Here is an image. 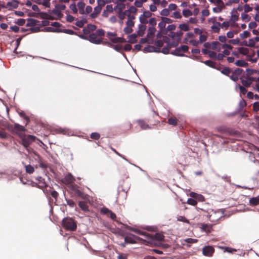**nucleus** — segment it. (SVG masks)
I'll return each instance as SVG.
<instances>
[{
  "label": "nucleus",
  "mask_w": 259,
  "mask_h": 259,
  "mask_svg": "<svg viewBox=\"0 0 259 259\" xmlns=\"http://www.w3.org/2000/svg\"><path fill=\"white\" fill-rule=\"evenodd\" d=\"M140 43L143 44H146V43L152 44L153 42L152 40H150V39H149L148 38V37H147V38H141L140 40Z\"/></svg>",
  "instance_id": "49530a36"
},
{
  "label": "nucleus",
  "mask_w": 259,
  "mask_h": 259,
  "mask_svg": "<svg viewBox=\"0 0 259 259\" xmlns=\"http://www.w3.org/2000/svg\"><path fill=\"white\" fill-rule=\"evenodd\" d=\"M250 203L253 205H256L259 203V198L257 197H253L250 199Z\"/></svg>",
  "instance_id": "e433bc0d"
},
{
  "label": "nucleus",
  "mask_w": 259,
  "mask_h": 259,
  "mask_svg": "<svg viewBox=\"0 0 259 259\" xmlns=\"http://www.w3.org/2000/svg\"><path fill=\"white\" fill-rule=\"evenodd\" d=\"M211 3L214 4L217 6L224 5V2L222 0H209Z\"/></svg>",
  "instance_id": "c03bdc74"
},
{
  "label": "nucleus",
  "mask_w": 259,
  "mask_h": 259,
  "mask_svg": "<svg viewBox=\"0 0 259 259\" xmlns=\"http://www.w3.org/2000/svg\"><path fill=\"white\" fill-rule=\"evenodd\" d=\"M253 79L251 78H248L246 79H241V82L244 87H249L253 81Z\"/></svg>",
  "instance_id": "412c9836"
},
{
  "label": "nucleus",
  "mask_w": 259,
  "mask_h": 259,
  "mask_svg": "<svg viewBox=\"0 0 259 259\" xmlns=\"http://www.w3.org/2000/svg\"><path fill=\"white\" fill-rule=\"evenodd\" d=\"M87 21L84 19L79 20L76 22V25L79 27H82L84 25L85 23H86Z\"/></svg>",
  "instance_id": "ea45409f"
},
{
  "label": "nucleus",
  "mask_w": 259,
  "mask_h": 259,
  "mask_svg": "<svg viewBox=\"0 0 259 259\" xmlns=\"http://www.w3.org/2000/svg\"><path fill=\"white\" fill-rule=\"evenodd\" d=\"M185 241L188 243H195L197 242L198 240L193 238H187L185 240Z\"/></svg>",
  "instance_id": "13d9d810"
},
{
  "label": "nucleus",
  "mask_w": 259,
  "mask_h": 259,
  "mask_svg": "<svg viewBox=\"0 0 259 259\" xmlns=\"http://www.w3.org/2000/svg\"><path fill=\"white\" fill-rule=\"evenodd\" d=\"M221 72L225 75H228L231 72V70L229 68L226 67L222 70Z\"/></svg>",
  "instance_id": "603ef678"
},
{
  "label": "nucleus",
  "mask_w": 259,
  "mask_h": 259,
  "mask_svg": "<svg viewBox=\"0 0 259 259\" xmlns=\"http://www.w3.org/2000/svg\"><path fill=\"white\" fill-rule=\"evenodd\" d=\"M255 40L253 38H251L248 40V44H246V46L252 47L255 46Z\"/></svg>",
  "instance_id": "0e129e2a"
},
{
  "label": "nucleus",
  "mask_w": 259,
  "mask_h": 259,
  "mask_svg": "<svg viewBox=\"0 0 259 259\" xmlns=\"http://www.w3.org/2000/svg\"><path fill=\"white\" fill-rule=\"evenodd\" d=\"M25 167L26 172L28 174H31L34 171V167L30 164L25 165Z\"/></svg>",
  "instance_id": "72a5a7b5"
},
{
  "label": "nucleus",
  "mask_w": 259,
  "mask_h": 259,
  "mask_svg": "<svg viewBox=\"0 0 259 259\" xmlns=\"http://www.w3.org/2000/svg\"><path fill=\"white\" fill-rule=\"evenodd\" d=\"M97 28V26L93 24H89L82 29L83 34L82 35H89L92 33Z\"/></svg>",
  "instance_id": "0eeeda50"
},
{
  "label": "nucleus",
  "mask_w": 259,
  "mask_h": 259,
  "mask_svg": "<svg viewBox=\"0 0 259 259\" xmlns=\"http://www.w3.org/2000/svg\"><path fill=\"white\" fill-rule=\"evenodd\" d=\"M221 27V23L220 22H213V25L211 26V29L216 33L220 31Z\"/></svg>",
  "instance_id": "4be33fe9"
},
{
  "label": "nucleus",
  "mask_w": 259,
  "mask_h": 259,
  "mask_svg": "<svg viewBox=\"0 0 259 259\" xmlns=\"http://www.w3.org/2000/svg\"><path fill=\"white\" fill-rule=\"evenodd\" d=\"M127 11H128V14H131V13L135 14V13H137V9L134 6H131L129 10H128Z\"/></svg>",
  "instance_id": "e2e57ef3"
},
{
  "label": "nucleus",
  "mask_w": 259,
  "mask_h": 259,
  "mask_svg": "<svg viewBox=\"0 0 259 259\" xmlns=\"http://www.w3.org/2000/svg\"><path fill=\"white\" fill-rule=\"evenodd\" d=\"M63 227L67 230L73 231L76 229L77 225L73 220L71 218H65L62 221Z\"/></svg>",
  "instance_id": "f03ea898"
},
{
  "label": "nucleus",
  "mask_w": 259,
  "mask_h": 259,
  "mask_svg": "<svg viewBox=\"0 0 259 259\" xmlns=\"http://www.w3.org/2000/svg\"><path fill=\"white\" fill-rule=\"evenodd\" d=\"M202 229L205 231V232H210L211 227L210 226L207 225V224H203L202 225Z\"/></svg>",
  "instance_id": "bf43d9fd"
},
{
  "label": "nucleus",
  "mask_w": 259,
  "mask_h": 259,
  "mask_svg": "<svg viewBox=\"0 0 259 259\" xmlns=\"http://www.w3.org/2000/svg\"><path fill=\"white\" fill-rule=\"evenodd\" d=\"M205 64L206 65L211 67H215V64L214 62L210 60H207L204 62Z\"/></svg>",
  "instance_id": "3c124183"
},
{
  "label": "nucleus",
  "mask_w": 259,
  "mask_h": 259,
  "mask_svg": "<svg viewBox=\"0 0 259 259\" xmlns=\"http://www.w3.org/2000/svg\"><path fill=\"white\" fill-rule=\"evenodd\" d=\"M192 14V12L189 9H184L183 10V15L185 17L191 16Z\"/></svg>",
  "instance_id": "f704fd0d"
},
{
  "label": "nucleus",
  "mask_w": 259,
  "mask_h": 259,
  "mask_svg": "<svg viewBox=\"0 0 259 259\" xmlns=\"http://www.w3.org/2000/svg\"><path fill=\"white\" fill-rule=\"evenodd\" d=\"M189 47L186 45H182L179 48H176L174 51L171 52V54L174 55L183 56L184 53L188 51Z\"/></svg>",
  "instance_id": "20e7f679"
},
{
  "label": "nucleus",
  "mask_w": 259,
  "mask_h": 259,
  "mask_svg": "<svg viewBox=\"0 0 259 259\" xmlns=\"http://www.w3.org/2000/svg\"><path fill=\"white\" fill-rule=\"evenodd\" d=\"M239 13L236 11L235 9H233L231 11V16L230 19V21L235 22L238 20Z\"/></svg>",
  "instance_id": "4468645a"
},
{
  "label": "nucleus",
  "mask_w": 259,
  "mask_h": 259,
  "mask_svg": "<svg viewBox=\"0 0 259 259\" xmlns=\"http://www.w3.org/2000/svg\"><path fill=\"white\" fill-rule=\"evenodd\" d=\"M128 11H124L123 12H117L118 14V17L119 18L121 21H123V20L125 18V16L127 17Z\"/></svg>",
  "instance_id": "cd10ccee"
},
{
  "label": "nucleus",
  "mask_w": 259,
  "mask_h": 259,
  "mask_svg": "<svg viewBox=\"0 0 259 259\" xmlns=\"http://www.w3.org/2000/svg\"><path fill=\"white\" fill-rule=\"evenodd\" d=\"M19 137L22 140V144L25 146L27 147L31 142H32L35 139L34 136L31 135H25L23 134H20Z\"/></svg>",
  "instance_id": "7ed1b4c3"
},
{
  "label": "nucleus",
  "mask_w": 259,
  "mask_h": 259,
  "mask_svg": "<svg viewBox=\"0 0 259 259\" xmlns=\"http://www.w3.org/2000/svg\"><path fill=\"white\" fill-rule=\"evenodd\" d=\"M243 72V70L240 68L235 69L231 74L230 77V78L236 81L238 80L239 76Z\"/></svg>",
  "instance_id": "6e6552de"
},
{
  "label": "nucleus",
  "mask_w": 259,
  "mask_h": 259,
  "mask_svg": "<svg viewBox=\"0 0 259 259\" xmlns=\"http://www.w3.org/2000/svg\"><path fill=\"white\" fill-rule=\"evenodd\" d=\"M39 17L41 19H52V15L48 12V13L45 12H39L38 13Z\"/></svg>",
  "instance_id": "b1692460"
},
{
  "label": "nucleus",
  "mask_w": 259,
  "mask_h": 259,
  "mask_svg": "<svg viewBox=\"0 0 259 259\" xmlns=\"http://www.w3.org/2000/svg\"><path fill=\"white\" fill-rule=\"evenodd\" d=\"M165 26L166 24L162 20L158 24V26L160 28L161 32L166 34H167V30L165 29Z\"/></svg>",
  "instance_id": "6ab92c4d"
},
{
  "label": "nucleus",
  "mask_w": 259,
  "mask_h": 259,
  "mask_svg": "<svg viewBox=\"0 0 259 259\" xmlns=\"http://www.w3.org/2000/svg\"><path fill=\"white\" fill-rule=\"evenodd\" d=\"M244 12L245 13L249 12L252 10V8L250 7L248 5L245 4L244 6Z\"/></svg>",
  "instance_id": "680f3d73"
},
{
  "label": "nucleus",
  "mask_w": 259,
  "mask_h": 259,
  "mask_svg": "<svg viewBox=\"0 0 259 259\" xmlns=\"http://www.w3.org/2000/svg\"><path fill=\"white\" fill-rule=\"evenodd\" d=\"M241 19L242 20L247 22L250 20L251 17L245 13L241 14Z\"/></svg>",
  "instance_id": "c9c22d12"
},
{
  "label": "nucleus",
  "mask_w": 259,
  "mask_h": 259,
  "mask_svg": "<svg viewBox=\"0 0 259 259\" xmlns=\"http://www.w3.org/2000/svg\"><path fill=\"white\" fill-rule=\"evenodd\" d=\"M169 36L170 37H171L174 40H181L180 34H179L178 33L171 32L169 34Z\"/></svg>",
  "instance_id": "bb28decb"
},
{
  "label": "nucleus",
  "mask_w": 259,
  "mask_h": 259,
  "mask_svg": "<svg viewBox=\"0 0 259 259\" xmlns=\"http://www.w3.org/2000/svg\"><path fill=\"white\" fill-rule=\"evenodd\" d=\"M240 37L242 38H246L250 35V33L247 31H244L243 33L240 34Z\"/></svg>",
  "instance_id": "8fccbe9b"
},
{
  "label": "nucleus",
  "mask_w": 259,
  "mask_h": 259,
  "mask_svg": "<svg viewBox=\"0 0 259 259\" xmlns=\"http://www.w3.org/2000/svg\"><path fill=\"white\" fill-rule=\"evenodd\" d=\"M134 25L135 23L133 21L127 20V21L126 22V26L128 27H131L132 28Z\"/></svg>",
  "instance_id": "338daca9"
},
{
  "label": "nucleus",
  "mask_w": 259,
  "mask_h": 259,
  "mask_svg": "<svg viewBox=\"0 0 259 259\" xmlns=\"http://www.w3.org/2000/svg\"><path fill=\"white\" fill-rule=\"evenodd\" d=\"M102 7V6L98 5L97 6L94 8V12L91 14L90 17L93 19L97 18L98 16V15L101 12Z\"/></svg>",
  "instance_id": "f8f14e48"
},
{
  "label": "nucleus",
  "mask_w": 259,
  "mask_h": 259,
  "mask_svg": "<svg viewBox=\"0 0 259 259\" xmlns=\"http://www.w3.org/2000/svg\"><path fill=\"white\" fill-rule=\"evenodd\" d=\"M152 14L149 11H145L143 13V15L141 16L140 17V21L142 23H147V20L145 19H143L142 17H144L145 18H149L151 16Z\"/></svg>",
  "instance_id": "a211bd4d"
},
{
  "label": "nucleus",
  "mask_w": 259,
  "mask_h": 259,
  "mask_svg": "<svg viewBox=\"0 0 259 259\" xmlns=\"http://www.w3.org/2000/svg\"><path fill=\"white\" fill-rule=\"evenodd\" d=\"M138 123L141 128L146 130L149 127L148 125L146 124L143 121L140 120L138 121Z\"/></svg>",
  "instance_id": "a19ab883"
},
{
  "label": "nucleus",
  "mask_w": 259,
  "mask_h": 259,
  "mask_svg": "<svg viewBox=\"0 0 259 259\" xmlns=\"http://www.w3.org/2000/svg\"><path fill=\"white\" fill-rule=\"evenodd\" d=\"M70 9L74 13H76L77 12V9L76 8V6L75 3H73L70 6Z\"/></svg>",
  "instance_id": "052dcab7"
},
{
  "label": "nucleus",
  "mask_w": 259,
  "mask_h": 259,
  "mask_svg": "<svg viewBox=\"0 0 259 259\" xmlns=\"http://www.w3.org/2000/svg\"><path fill=\"white\" fill-rule=\"evenodd\" d=\"M113 10L114 9L113 8L112 6L111 5H108L106 6V9L105 10L109 13H111L113 12Z\"/></svg>",
  "instance_id": "69168bd1"
},
{
  "label": "nucleus",
  "mask_w": 259,
  "mask_h": 259,
  "mask_svg": "<svg viewBox=\"0 0 259 259\" xmlns=\"http://www.w3.org/2000/svg\"><path fill=\"white\" fill-rule=\"evenodd\" d=\"M179 28L184 31H187L189 30V27L185 24H181L179 25Z\"/></svg>",
  "instance_id": "5fc2aeb1"
},
{
  "label": "nucleus",
  "mask_w": 259,
  "mask_h": 259,
  "mask_svg": "<svg viewBox=\"0 0 259 259\" xmlns=\"http://www.w3.org/2000/svg\"><path fill=\"white\" fill-rule=\"evenodd\" d=\"M169 38L167 36H163L162 39L155 41V45L157 47L160 48L163 45V42H167Z\"/></svg>",
  "instance_id": "2eb2a0df"
},
{
  "label": "nucleus",
  "mask_w": 259,
  "mask_h": 259,
  "mask_svg": "<svg viewBox=\"0 0 259 259\" xmlns=\"http://www.w3.org/2000/svg\"><path fill=\"white\" fill-rule=\"evenodd\" d=\"M177 220L179 221H181V222H184V223H186L189 224V220H187L186 218H185V217H184L183 216H179L177 218Z\"/></svg>",
  "instance_id": "09e8293b"
},
{
  "label": "nucleus",
  "mask_w": 259,
  "mask_h": 259,
  "mask_svg": "<svg viewBox=\"0 0 259 259\" xmlns=\"http://www.w3.org/2000/svg\"><path fill=\"white\" fill-rule=\"evenodd\" d=\"M235 64L238 66L245 67L247 65V63L243 60H240L236 61Z\"/></svg>",
  "instance_id": "473e14b6"
},
{
  "label": "nucleus",
  "mask_w": 259,
  "mask_h": 259,
  "mask_svg": "<svg viewBox=\"0 0 259 259\" xmlns=\"http://www.w3.org/2000/svg\"><path fill=\"white\" fill-rule=\"evenodd\" d=\"M75 180L74 177L71 174H68L62 180V182L66 185L70 184Z\"/></svg>",
  "instance_id": "9d476101"
},
{
  "label": "nucleus",
  "mask_w": 259,
  "mask_h": 259,
  "mask_svg": "<svg viewBox=\"0 0 259 259\" xmlns=\"http://www.w3.org/2000/svg\"><path fill=\"white\" fill-rule=\"evenodd\" d=\"M137 35L135 34H133L128 36V42L134 44L137 42Z\"/></svg>",
  "instance_id": "c756f323"
},
{
  "label": "nucleus",
  "mask_w": 259,
  "mask_h": 259,
  "mask_svg": "<svg viewBox=\"0 0 259 259\" xmlns=\"http://www.w3.org/2000/svg\"><path fill=\"white\" fill-rule=\"evenodd\" d=\"M239 52L240 54L245 55L248 54V50L247 48L241 47L239 48Z\"/></svg>",
  "instance_id": "79ce46f5"
},
{
  "label": "nucleus",
  "mask_w": 259,
  "mask_h": 259,
  "mask_svg": "<svg viewBox=\"0 0 259 259\" xmlns=\"http://www.w3.org/2000/svg\"><path fill=\"white\" fill-rule=\"evenodd\" d=\"M160 15L164 16H167L169 15V11L168 9H164L160 12Z\"/></svg>",
  "instance_id": "de8ad7c7"
},
{
  "label": "nucleus",
  "mask_w": 259,
  "mask_h": 259,
  "mask_svg": "<svg viewBox=\"0 0 259 259\" xmlns=\"http://www.w3.org/2000/svg\"><path fill=\"white\" fill-rule=\"evenodd\" d=\"M156 30V28L154 27H150L148 29V33L147 34V37L149 39L152 40L153 41V38L154 36Z\"/></svg>",
  "instance_id": "ddd939ff"
},
{
  "label": "nucleus",
  "mask_w": 259,
  "mask_h": 259,
  "mask_svg": "<svg viewBox=\"0 0 259 259\" xmlns=\"http://www.w3.org/2000/svg\"><path fill=\"white\" fill-rule=\"evenodd\" d=\"M172 17L176 19H180L182 18V15L180 12L176 11L172 14Z\"/></svg>",
  "instance_id": "864d4df0"
},
{
  "label": "nucleus",
  "mask_w": 259,
  "mask_h": 259,
  "mask_svg": "<svg viewBox=\"0 0 259 259\" xmlns=\"http://www.w3.org/2000/svg\"><path fill=\"white\" fill-rule=\"evenodd\" d=\"M91 138L93 139L98 140L100 138V134L98 133H93L91 135Z\"/></svg>",
  "instance_id": "4d7b16f0"
},
{
  "label": "nucleus",
  "mask_w": 259,
  "mask_h": 259,
  "mask_svg": "<svg viewBox=\"0 0 259 259\" xmlns=\"http://www.w3.org/2000/svg\"><path fill=\"white\" fill-rule=\"evenodd\" d=\"M25 129L24 126L15 123L14 124V131H15L16 132H24L25 131Z\"/></svg>",
  "instance_id": "2f4dec72"
},
{
  "label": "nucleus",
  "mask_w": 259,
  "mask_h": 259,
  "mask_svg": "<svg viewBox=\"0 0 259 259\" xmlns=\"http://www.w3.org/2000/svg\"><path fill=\"white\" fill-rule=\"evenodd\" d=\"M117 259H127V254L125 253L119 254L117 256Z\"/></svg>",
  "instance_id": "774afa93"
},
{
  "label": "nucleus",
  "mask_w": 259,
  "mask_h": 259,
  "mask_svg": "<svg viewBox=\"0 0 259 259\" xmlns=\"http://www.w3.org/2000/svg\"><path fill=\"white\" fill-rule=\"evenodd\" d=\"M101 212L102 213L107 215L108 217H109L112 220L116 218V214L107 208H102L101 210Z\"/></svg>",
  "instance_id": "1a4fd4ad"
},
{
  "label": "nucleus",
  "mask_w": 259,
  "mask_h": 259,
  "mask_svg": "<svg viewBox=\"0 0 259 259\" xmlns=\"http://www.w3.org/2000/svg\"><path fill=\"white\" fill-rule=\"evenodd\" d=\"M202 251L204 255L211 256L214 252V249L210 246H207L203 248Z\"/></svg>",
  "instance_id": "9b49d317"
},
{
  "label": "nucleus",
  "mask_w": 259,
  "mask_h": 259,
  "mask_svg": "<svg viewBox=\"0 0 259 259\" xmlns=\"http://www.w3.org/2000/svg\"><path fill=\"white\" fill-rule=\"evenodd\" d=\"M237 88L239 89L240 92L242 94L244 95V94H245L246 93L247 90H246V89L243 86H242V85H241L240 84H237L236 85V88Z\"/></svg>",
  "instance_id": "37998d69"
},
{
  "label": "nucleus",
  "mask_w": 259,
  "mask_h": 259,
  "mask_svg": "<svg viewBox=\"0 0 259 259\" xmlns=\"http://www.w3.org/2000/svg\"><path fill=\"white\" fill-rule=\"evenodd\" d=\"M116 33L111 32L107 33V36L113 43L124 42L125 41V39L122 37H116Z\"/></svg>",
  "instance_id": "39448f33"
},
{
  "label": "nucleus",
  "mask_w": 259,
  "mask_h": 259,
  "mask_svg": "<svg viewBox=\"0 0 259 259\" xmlns=\"http://www.w3.org/2000/svg\"><path fill=\"white\" fill-rule=\"evenodd\" d=\"M168 122L169 124L176 125L177 123V119L175 117L169 118L168 120Z\"/></svg>",
  "instance_id": "58836bf2"
},
{
  "label": "nucleus",
  "mask_w": 259,
  "mask_h": 259,
  "mask_svg": "<svg viewBox=\"0 0 259 259\" xmlns=\"http://www.w3.org/2000/svg\"><path fill=\"white\" fill-rule=\"evenodd\" d=\"M18 2L17 1L9 2L7 4V8L9 9H16L18 7Z\"/></svg>",
  "instance_id": "dca6fc26"
},
{
  "label": "nucleus",
  "mask_w": 259,
  "mask_h": 259,
  "mask_svg": "<svg viewBox=\"0 0 259 259\" xmlns=\"http://www.w3.org/2000/svg\"><path fill=\"white\" fill-rule=\"evenodd\" d=\"M187 203L189 204L192 205H195L197 204V202L196 200L192 199V198H189L187 200Z\"/></svg>",
  "instance_id": "6e6d98bb"
},
{
  "label": "nucleus",
  "mask_w": 259,
  "mask_h": 259,
  "mask_svg": "<svg viewBox=\"0 0 259 259\" xmlns=\"http://www.w3.org/2000/svg\"><path fill=\"white\" fill-rule=\"evenodd\" d=\"M225 8V4L224 5H221L219 6H217L216 7H214L212 9V11L213 12L218 13H221L222 10Z\"/></svg>",
  "instance_id": "c85d7f7f"
},
{
  "label": "nucleus",
  "mask_w": 259,
  "mask_h": 259,
  "mask_svg": "<svg viewBox=\"0 0 259 259\" xmlns=\"http://www.w3.org/2000/svg\"><path fill=\"white\" fill-rule=\"evenodd\" d=\"M146 29V26L145 25H139V29L137 32L138 35L141 36H142L145 33V31Z\"/></svg>",
  "instance_id": "5701e85b"
},
{
  "label": "nucleus",
  "mask_w": 259,
  "mask_h": 259,
  "mask_svg": "<svg viewBox=\"0 0 259 259\" xmlns=\"http://www.w3.org/2000/svg\"><path fill=\"white\" fill-rule=\"evenodd\" d=\"M211 49L220 52L222 50L221 44L219 41H213L211 42Z\"/></svg>",
  "instance_id": "f3484780"
},
{
  "label": "nucleus",
  "mask_w": 259,
  "mask_h": 259,
  "mask_svg": "<svg viewBox=\"0 0 259 259\" xmlns=\"http://www.w3.org/2000/svg\"><path fill=\"white\" fill-rule=\"evenodd\" d=\"M49 12L52 15V20L61 19L63 16L62 12L56 6L53 10H49Z\"/></svg>",
  "instance_id": "423d86ee"
},
{
  "label": "nucleus",
  "mask_w": 259,
  "mask_h": 259,
  "mask_svg": "<svg viewBox=\"0 0 259 259\" xmlns=\"http://www.w3.org/2000/svg\"><path fill=\"white\" fill-rule=\"evenodd\" d=\"M151 236L152 237L151 238H149L148 239H150V240L155 239V240H158V241H161L164 238L163 235L162 234L159 233H156L154 235H151Z\"/></svg>",
  "instance_id": "aec40b11"
},
{
  "label": "nucleus",
  "mask_w": 259,
  "mask_h": 259,
  "mask_svg": "<svg viewBox=\"0 0 259 259\" xmlns=\"http://www.w3.org/2000/svg\"><path fill=\"white\" fill-rule=\"evenodd\" d=\"M104 31L102 29H98L89 35H79L80 37L87 39L95 44H100L102 42V36L104 35Z\"/></svg>",
  "instance_id": "f257e3e1"
},
{
  "label": "nucleus",
  "mask_w": 259,
  "mask_h": 259,
  "mask_svg": "<svg viewBox=\"0 0 259 259\" xmlns=\"http://www.w3.org/2000/svg\"><path fill=\"white\" fill-rule=\"evenodd\" d=\"M133 231L136 232V233L138 234H140V235H142L144 236H145L147 239H149V238H152V237L151 236L150 234H149V233H147L146 232H143V231H141L139 230H138V229H134L133 230Z\"/></svg>",
  "instance_id": "393cba45"
},
{
  "label": "nucleus",
  "mask_w": 259,
  "mask_h": 259,
  "mask_svg": "<svg viewBox=\"0 0 259 259\" xmlns=\"http://www.w3.org/2000/svg\"><path fill=\"white\" fill-rule=\"evenodd\" d=\"M207 39V36L205 34H200L199 36V40L198 41H199V44H201L202 42H203L205 41Z\"/></svg>",
  "instance_id": "a18cd8bd"
},
{
  "label": "nucleus",
  "mask_w": 259,
  "mask_h": 259,
  "mask_svg": "<svg viewBox=\"0 0 259 259\" xmlns=\"http://www.w3.org/2000/svg\"><path fill=\"white\" fill-rule=\"evenodd\" d=\"M125 6L124 4H118L114 8V10L117 12H123L122 10L125 8Z\"/></svg>",
  "instance_id": "7c9ffc66"
},
{
  "label": "nucleus",
  "mask_w": 259,
  "mask_h": 259,
  "mask_svg": "<svg viewBox=\"0 0 259 259\" xmlns=\"http://www.w3.org/2000/svg\"><path fill=\"white\" fill-rule=\"evenodd\" d=\"M79 206L81 208V209L84 211H88V206L87 203L84 201H80L79 202Z\"/></svg>",
  "instance_id": "a878e982"
},
{
  "label": "nucleus",
  "mask_w": 259,
  "mask_h": 259,
  "mask_svg": "<svg viewBox=\"0 0 259 259\" xmlns=\"http://www.w3.org/2000/svg\"><path fill=\"white\" fill-rule=\"evenodd\" d=\"M180 40H173L172 41L170 42H167V45L168 46V48H172V47H176L179 42Z\"/></svg>",
  "instance_id": "4c0bfd02"
}]
</instances>
